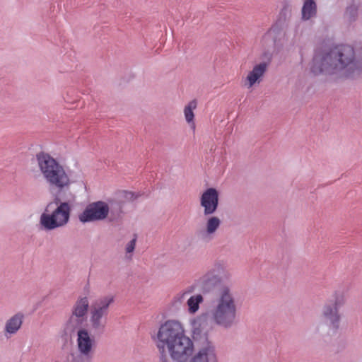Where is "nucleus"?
<instances>
[{"label": "nucleus", "mask_w": 362, "mask_h": 362, "mask_svg": "<svg viewBox=\"0 0 362 362\" xmlns=\"http://www.w3.org/2000/svg\"><path fill=\"white\" fill-rule=\"evenodd\" d=\"M77 329V351L83 354L84 356H89L93 358L95 348V339L92 334L93 331H90V328L86 327H81Z\"/></svg>", "instance_id": "11"}, {"label": "nucleus", "mask_w": 362, "mask_h": 362, "mask_svg": "<svg viewBox=\"0 0 362 362\" xmlns=\"http://www.w3.org/2000/svg\"><path fill=\"white\" fill-rule=\"evenodd\" d=\"M81 182L83 186H86L85 182L83 181H81Z\"/></svg>", "instance_id": "24"}, {"label": "nucleus", "mask_w": 362, "mask_h": 362, "mask_svg": "<svg viewBox=\"0 0 362 362\" xmlns=\"http://www.w3.org/2000/svg\"><path fill=\"white\" fill-rule=\"evenodd\" d=\"M114 302V296L107 295L93 300L90 304L88 328L93 333L102 332L106 327L109 309Z\"/></svg>", "instance_id": "6"}, {"label": "nucleus", "mask_w": 362, "mask_h": 362, "mask_svg": "<svg viewBox=\"0 0 362 362\" xmlns=\"http://www.w3.org/2000/svg\"><path fill=\"white\" fill-rule=\"evenodd\" d=\"M23 315L18 313L9 317L5 322L4 332L6 337H10L16 334L21 329L23 321Z\"/></svg>", "instance_id": "15"}, {"label": "nucleus", "mask_w": 362, "mask_h": 362, "mask_svg": "<svg viewBox=\"0 0 362 362\" xmlns=\"http://www.w3.org/2000/svg\"><path fill=\"white\" fill-rule=\"evenodd\" d=\"M136 245V236L128 241L124 247L125 256L127 259H131L133 256L135 247Z\"/></svg>", "instance_id": "20"}, {"label": "nucleus", "mask_w": 362, "mask_h": 362, "mask_svg": "<svg viewBox=\"0 0 362 362\" xmlns=\"http://www.w3.org/2000/svg\"><path fill=\"white\" fill-rule=\"evenodd\" d=\"M317 13V5L313 0H305L303 3L301 15L302 19L308 21L314 17Z\"/></svg>", "instance_id": "18"}, {"label": "nucleus", "mask_w": 362, "mask_h": 362, "mask_svg": "<svg viewBox=\"0 0 362 362\" xmlns=\"http://www.w3.org/2000/svg\"><path fill=\"white\" fill-rule=\"evenodd\" d=\"M344 304V299L341 296H336L332 303L323 305L321 317L325 321V325L330 330L337 331L339 329L342 317L340 309Z\"/></svg>", "instance_id": "10"}, {"label": "nucleus", "mask_w": 362, "mask_h": 362, "mask_svg": "<svg viewBox=\"0 0 362 362\" xmlns=\"http://www.w3.org/2000/svg\"><path fill=\"white\" fill-rule=\"evenodd\" d=\"M323 327H324V325H320L317 327L318 330H319L320 328H323Z\"/></svg>", "instance_id": "22"}, {"label": "nucleus", "mask_w": 362, "mask_h": 362, "mask_svg": "<svg viewBox=\"0 0 362 362\" xmlns=\"http://www.w3.org/2000/svg\"><path fill=\"white\" fill-rule=\"evenodd\" d=\"M39 172L45 182L58 189L69 188L76 182L78 176H73L72 170L66 168L59 160L48 153L40 152L35 156Z\"/></svg>", "instance_id": "4"}, {"label": "nucleus", "mask_w": 362, "mask_h": 362, "mask_svg": "<svg viewBox=\"0 0 362 362\" xmlns=\"http://www.w3.org/2000/svg\"><path fill=\"white\" fill-rule=\"evenodd\" d=\"M310 69L316 75L324 74L355 76L362 74V59L356 60L353 47L343 45L329 52L315 55Z\"/></svg>", "instance_id": "3"}, {"label": "nucleus", "mask_w": 362, "mask_h": 362, "mask_svg": "<svg viewBox=\"0 0 362 362\" xmlns=\"http://www.w3.org/2000/svg\"><path fill=\"white\" fill-rule=\"evenodd\" d=\"M93 358L89 356H84L83 354L71 352L68 354L64 362H90Z\"/></svg>", "instance_id": "19"}, {"label": "nucleus", "mask_w": 362, "mask_h": 362, "mask_svg": "<svg viewBox=\"0 0 362 362\" xmlns=\"http://www.w3.org/2000/svg\"><path fill=\"white\" fill-rule=\"evenodd\" d=\"M194 289V286H191L180 291L172 298V305L180 308L185 302L187 313L194 315L200 310L204 298L201 293L193 294Z\"/></svg>", "instance_id": "7"}, {"label": "nucleus", "mask_w": 362, "mask_h": 362, "mask_svg": "<svg viewBox=\"0 0 362 362\" xmlns=\"http://www.w3.org/2000/svg\"><path fill=\"white\" fill-rule=\"evenodd\" d=\"M204 226V230L203 232V237L207 240L213 239L218 230L219 229L221 221L219 217L216 216H208Z\"/></svg>", "instance_id": "16"}, {"label": "nucleus", "mask_w": 362, "mask_h": 362, "mask_svg": "<svg viewBox=\"0 0 362 362\" xmlns=\"http://www.w3.org/2000/svg\"><path fill=\"white\" fill-rule=\"evenodd\" d=\"M110 211V201L93 202L78 215V220L83 223L104 221L108 218Z\"/></svg>", "instance_id": "9"}, {"label": "nucleus", "mask_w": 362, "mask_h": 362, "mask_svg": "<svg viewBox=\"0 0 362 362\" xmlns=\"http://www.w3.org/2000/svg\"><path fill=\"white\" fill-rule=\"evenodd\" d=\"M127 194H128V195H130V196H131V197H133V195H134L132 192H128V193H127Z\"/></svg>", "instance_id": "23"}, {"label": "nucleus", "mask_w": 362, "mask_h": 362, "mask_svg": "<svg viewBox=\"0 0 362 362\" xmlns=\"http://www.w3.org/2000/svg\"><path fill=\"white\" fill-rule=\"evenodd\" d=\"M230 278V274L226 268L221 264H216L199 279V282L203 287L210 288Z\"/></svg>", "instance_id": "12"}, {"label": "nucleus", "mask_w": 362, "mask_h": 362, "mask_svg": "<svg viewBox=\"0 0 362 362\" xmlns=\"http://www.w3.org/2000/svg\"><path fill=\"white\" fill-rule=\"evenodd\" d=\"M71 208L66 202H51L41 214L39 223L45 230L65 227L70 221Z\"/></svg>", "instance_id": "5"}, {"label": "nucleus", "mask_w": 362, "mask_h": 362, "mask_svg": "<svg viewBox=\"0 0 362 362\" xmlns=\"http://www.w3.org/2000/svg\"><path fill=\"white\" fill-rule=\"evenodd\" d=\"M219 192L214 187L203 190L199 196V205L204 216H211L216 212L219 204Z\"/></svg>", "instance_id": "13"}, {"label": "nucleus", "mask_w": 362, "mask_h": 362, "mask_svg": "<svg viewBox=\"0 0 362 362\" xmlns=\"http://www.w3.org/2000/svg\"><path fill=\"white\" fill-rule=\"evenodd\" d=\"M238 305L232 288L226 284L219 286L206 312L189 319V327L201 332L211 334L215 327L224 329L233 327L237 322Z\"/></svg>", "instance_id": "2"}, {"label": "nucleus", "mask_w": 362, "mask_h": 362, "mask_svg": "<svg viewBox=\"0 0 362 362\" xmlns=\"http://www.w3.org/2000/svg\"><path fill=\"white\" fill-rule=\"evenodd\" d=\"M191 337L179 320L163 322L151 338L160 354V362H219L218 352L209 333L189 327Z\"/></svg>", "instance_id": "1"}, {"label": "nucleus", "mask_w": 362, "mask_h": 362, "mask_svg": "<svg viewBox=\"0 0 362 362\" xmlns=\"http://www.w3.org/2000/svg\"><path fill=\"white\" fill-rule=\"evenodd\" d=\"M89 298L86 296H79L74 303L71 316L64 325L66 334H72L82 324L88 310L90 311Z\"/></svg>", "instance_id": "8"}, {"label": "nucleus", "mask_w": 362, "mask_h": 362, "mask_svg": "<svg viewBox=\"0 0 362 362\" xmlns=\"http://www.w3.org/2000/svg\"><path fill=\"white\" fill-rule=\"evenodd\" d=\"M272 36V31L269 30L264 35V39H267L268 37H270Z\"/></svg>", "instance_id": "21"}, {"label": "nucleus", "mask_w": 362, "mask_h": 362, "mask_svg": "<svg viewBox=\"0 0 362 362\" xmlns=\"http://www.w3.org/2000/svg\"><path fill=\"white\" fill-rule=\"evenodd\" d=\"M197 107V100H192L186 104L183 109L185 120L193 132L196 130L194 110Z\"/></svg>", "instance_id": "17"}, {"label": "nucleus", "mask_w": 362, "mask_h": 362, "mask_svg": "<svg viewBox=\"0 0 362 362\" xmlns=\"http://www.w3.org/2000/svg\"><path fill=\"white\" fill-rule=\"evenodd\" d=\"M267 70V64L261 62L255 64L249 71L245 78H243V86L246 89H252L262 82L264 76Z\"/></svg>", "instance_id": "14"}]
</instances>
